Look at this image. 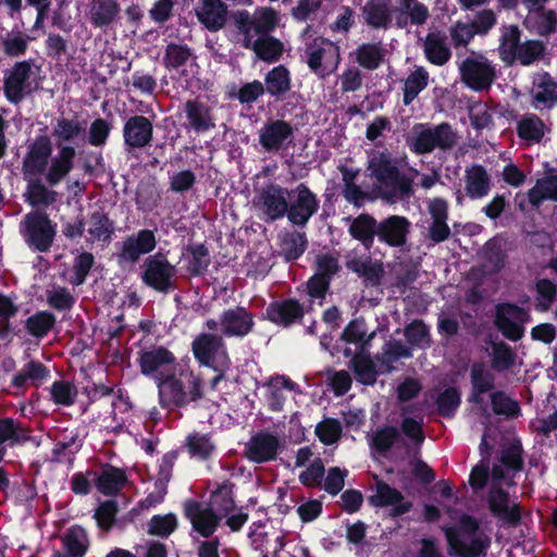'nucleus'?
I'll return each instance as SVG.
<instances>
[{"label": "nucleus", "instance_id": "f257e3e1", "mask_svg": "<svg viewBox=\"0 0 557 557\" xmlns=\"http://www.w3.org/2000/svg\"><path fill=\"white\" fill-rule=\"evenodd\" d=\"M368 176L373 182L372 193L388 202L413 195V178L403 173L398 161L388 150H372L367 162Z\"/></svg>", "mask_w": 557, "mask_h": 557}, {"label": "nucleus", "instance_id": "f03ea898", "mask_svg": "<svg viewBox=\"0 0 557 557\" xmlns=\"http://www.w3.org/2000/svg\"><path fill=\"white\" fill-rule=\"evenodd\" d=\"M159 397L163 408L186 407L203 398L202 381L190 369L178 366L159 383Z\"/></svg>", "mask_w": 557, "mask_h": 557}, {"label": "nucleus", "instance_id": "7ed1b4c3", "mask_svg": "<svg viewBox=\"0 0 557 557\" xmlns=\"http://www.w3.org/2000/svg\"><path fill=\"white\" fill-rule=\"evenodd\" d=\"M460 530L471 535L470 543L467 545L455 527L443 529L447 544L448 553L454 557H485L491 546V539L487 535L476 536L480 529L479 521L471 515L463 513L459 519Z\"/></svg>", "mask_w": 557, "mask_h": 557}, {"label": "nucleus", "instance_id": "20e7f679", "mask_svg": "<svg viewBox=\"0 0 557 557\" xmlns=\"http://www.w3.org/2000/svg\"><path fill=\"white\" fill-rule=\"evenodd\" d=\"M20 233L33 251L48 252L57 236V223L47 212L32 210L23 216Z\"/></svg>", "mask_w": 557, "mask_h": 557}, {"label": "nucleus", "instance_id": "39448f33", "mask_svg": "<svg viewBox=\"0 0 557 557\" xmlns=\"http://www.w3.org/2000/svg\"><path fill=\"white\" fill-rule=\"evenodd\" d=\"M32 433L30 426L18 419L0 418V463L4 460L8 448L24 446L27 443L38 444ZM9 487V473L3 467H0V492H5Z\"/></svg>", "mask_w": 557, "mask_h": 557}, {"label": "nucleus", "instance_id": "423d86ee", "mask_svg": "<svg viewBox=\"0 0 557 557\" xmlns=\"http://www.w3.org/2000/svg\"><path fill=\"white\" fill-rule=\"evenodd\" d=\"M141 269V282L154 292L169 294L176 288V268L163 252L149 255L144 260Z\"/></svg>", "mask_w": 557, "mask_h": 557}, {"label": "nucleus", "instance_id": "0eeeda50", "mask_svg": "<svg viewBox=\"0 0 557 557\" xmlns=\"http://www.w3.org/2000/svg\"><path fill=\"white\" fill-rule=\"evenodd\" d=\"M289 190L280 184L269 183L257 191L253 205L265 223H273L286 216Z\"/></svg>", "mask_w": 557, "mask_h": 557}, {"label": "nucleus", "instance_id": "6e6552de", "mask_svg": "<svg viewBox=\"0 0 557 557\" xmlns=\"http://www.w3.org/2000/svg\"><path fill=\"white\" fill-rule=\"evenodd\" d=\"M140 373L156 380L157 385L178 368L175 355L164 346L140 350L137 357Z\"/></svg>", "mask_w": 557, "mask_h": 557}, {"label": "nucleus", "instance_id": "1a4fd4ad", "mask_svg": "<svg viewBox=\"0 0 557 557\" xmlns=\"http://www.w3.org/2000/svg\"><path fill=\"white\" fill-rule=\"evenodd\" d=\"M289 193L286 218L292 225L301 228L306 227L310 219L318 213L320 200L305 183H299Z\"/></svg>", "mask_w": 557, "mask_h": 557}, {"label": "nucleus", "instance_id": "9d476101", "mask_svg": "<svg viewBox=\"0 0 557 557\" xmlns=\"http://www.w3.org/2000/svg\"><path fill=\"white\" fill-rule=\"evenodd\" d=\"M461 82L471 90L487 91L496 79V69L485 57L466 58L459 66Z\"/></svg>", "mask_w": 557, "mask_h": 557}, {"label": "nucleus", "instance_id": "9b49d317", "mask_svg": "<svg viewBox=\"0 0 557 557\" xmlns=\"http://www.w3.org/2000/svg\"><path fill=\"white\" fill-rule=\"evenodd\" d=\"M191 351L199 366L210 368L224 363L231 364L226 345L221 335L199 334L191 343Z\"/></svg>", "mask_w": 557, "mask_h": 557}, {"label": "nucleus", "instance_id": "f8f14e48", "mask_svg": "<svg viewBox=\"0 0 557 557\" xmlns=\"http://www.w3.org/2000/svg\"><path fill=\"white\" fill-rule=\"evenodd\" d=\"M529 312L519 305L500 302L496 306L494 325L505 338L518 342L524 335L523 324L529 320Z\"/></svg>", "mask_w": 557, "mask_h": 557}, {"label": "nucleus", "instance_id": "ddd939ff", "mask_svg": "<svg viewBox=\"0 0 557 557\" xmlns=\"http://www.w3.org/2000/svg\"><path fill=\"white\" fill-rule=\"evenodd\" d=\"M156 233L149 228H141L137 233L126 236L120 244L116 252L119 264H135L141 256L149 255L157 247Z\"/></svg>", "mask_w": 557, "mask_h": 557}, {"label": "nucleus", "instance_id": "4468645a", "mask_svg": "<svg viewBox=\"0 0 557 557\" xmlns=\"http://www.w3.org/2000/svg\"><path fill=\"white\" fill-rule=\"evenodd\" d=\"M53 152V145L48 135H38L27 145L26 153L22 161V172L27 176L42 175Z\"/></svg>", "mask_w": 557, "mask_h": 557}, {"label": "nucleus", "instance_id": "2eb2a0df", "mask_svg": "<svg viewBox=\"0 0 557 557\" xmlns=\"http://www.w3.org/2000/svg\"><path fill=\"white\" fill-rule=\"evenodd\" d=\"M124 149L131 153L151 145L153 140V124L149 117L134 114L126 119L123 129Z\"/></svg>", "mask_w": 557, "mask_h": 557}, {"label": "nucleus", "instance_id": "dca6fc26", "mask_svg": "<svg viewBox=\"0 0 557 557\" xmlns=\"http://www.w3.org/2000/svg\"><path fill=\"white\" fill-rule=\"evenodd\" d=\"M183 512L191 523L193 530L205 539H210L222 521L212 508L205 507L194 498H187L183 503Z\"/></svg>", "mask_w": 557, "mask_h": 557}, {"label": "nucleus", "instance_id": "f3484780", "mask_svg": "<svg viewBox=\"0 0 557 557\" xmlns=\"http://www.w3.org/2000/svg\"><path fill=\"white\" fill-rule=\"evenodd\" d=\"M33 60L16 62L3 78V92L10 103L18 104L29 92Z\"/></svg>", "mask_w": 557, "mask_h": 557}, {"label": "nucleus", "instance_id": "a211bd4d", "mask_svg": "<svg viewBox=\"0 0 557 557\" xmlns=\"http://www.w3.org/2000/svg\"><path fill=\"white\" fill-rule=\"evenodd\" d=\"M220 325L225 337L244 338L253 331L255 314L246 307L235 306L220 314Z\"/></svg>", "mask_w": 557, "mask_h": 557}, {"label": "nucleus", "instance_id": "6ab92c4d", "mask_svg": "<svg viewBox=\"0 0 557 557\" xmlns=\"http://www.w3.org/2000/svg\"><path fill=\"white\" fill-rule=\"evenodd\" d=\"M281 449L280 438L267 431L253 434L245 445L244 456L253 463H265L277 458Z\"/></svg>", "mask_w": 557, "mask_h": 557}, {"label": "nucleus", "instance_id": "aec40b11", "mask_svg": "<svg viewBox=\"0 0 557 557\" xmlns=\"http://www.w3.org/2000/svg\"><path fill=\"white\" fill-rule=\"evenodd\" d=\"M304 317V305L296 298L271 301L264 312V319L284 329L301 322Z\"/></svg>", "mask_w": 557, "mask_h": 557}, {"label": "nucleus", "instance_id": "412c9836", "mask_svg": "<svg viewBox=\"0 0 557 557\" xmlns=\"http://www.w3.org/2000/svg\"><path fill=\"white\" fill-rule=\"evenodd\" d=\"M293 138V126L284 120L268 121L259 132V144L270 153L278 152L286 144H290Z\"/></svg>", "mask_w": 557, "mask_h": 557}, {"label": "nucleus", "instance_id": "4be33fe9", "mask_svg": "<svg viewBox=\"0 0 557 557\" xmlns=\"http://www.w3.org/2000/svg\"><path fill=\"white\" fill-rule=\"evenodd\" d=\"M411 223L403 215H388L379 221L377 240L388 247L399 248L406 245Z\"/></svg>", "mask_w": 557, "mask_h": 557}, {"label": "nucleus", "instance_id": "5701e85b", "mask_svg": "<svg viewBox=\"0 0 557 557\" xmlns=\"http://www.w3.org/2000/svg\"><path fill=\"white\" fill-rule=\"evenodd\" d=\"M57 154L52 156L47 166L45 182L50 187L59 185L74 169L76 149L72 145H58Z\"/></svg>", "mask_w": 557, "mask_h": 557}, {"label": "nucleus", "instance_id": "b1692460", "mask_svg": "<svg viewBox=\"0 0 557 557\" xmlns=\"http://www.w3.org/2000/svg\"><path fill=\"white\" fill-rule=\"evenodd\" d=\"M121 7L117 0H90L86 17L94 28L107 32L119 18Z\"/></svg>", "mask_w": 557, "mask_h": 557}, {"label": "nucleus", "instance_id": "393cba45", "mask_svg": "<svg viewBox=\"0 0 557 557\" xmlns=\"http://www.w3.org/2000/svg\"><path fill=\"white\" fill-rule=\"evenodd\" d=\"M195 12L199 23L212 33L222 29L227 21V5L221 0H201Z\"/></svg>", "mask_w": 557, "mask_h": 557}, {"label": "nucleus", "instance_id": "a878e982", "mask_svg": "<svg viewBox=\"0 0 557 557\" xmlns=\"http://www.w3.org/2000/svg\"><path fill=\"white\" fill-rule=\"evenodd\" d=\"M308 67L315 74L324 72L322 62L339 58V47L324 37L308 42L305 50Z\"/></svg>", "mask_w": 557, "mask_h": 557}, {"label": "nucleus", "instance_id": "bb28decb", "mask_svg": "<svg viewBox=\"0 0 557 557\" xmlns=\"http://www.w3.org/2000/svg\"><path fill=\"white\" fill-rule=\"evenodd\" d=\"M188 126L197 134H202L215 128V121L210 107L197 100L189 99L184 104Z\"/></svg>", "mask_w": 557, "mask_h": 557}, {"label": "nucleus", "instance_id": "cd10ccee", "mask_svg": "<svg viewBox=\"0 0 557 557\" xmlns=\"http://www.w3.org/2000/svg\"><path fill=\"white\" fill-rule=\"evenodd\" d=\"M361 12L364 24L372 29H388L393 25L391 0H367Z\"/></svg>", "mask_w": 557, "mask_h": 557}, {"label": "nucleus", "instance_id": "c85d7f7f", "mask_svg": "<svg viewBox=\"0 0 557 557\" xmlns=\"http://www.w3.org/2000/svg\"><path fill=\"white\" fill-rule=\"evenodd\" d=\"M422 49L425 59L433 65L443 66L451 59L447 37L441 30L430 32L423 40Z\"/></svg>", "mask_w": 557, "mask_h": 557}, {"label": "nucleus", "instance_id": "c756f323", "mask_svg": "<svg viewBox=\"0 0 557 557\" xmlns=\"http://www.w3.org/2000/svg\"><path fill=\"white\" fill-rule=\"evenodd\" d=\"M127 481L124 469L106 463L99 473L96 472L95 486L102 495L116 496Z\"/></svg>", "mask_w": 557, "mask_h": 557}, {"label": "nucleus", "instance_id": "7c9ffc66", "mask_svg": "<svg viewBox=\"0 0 557 557\" xmlns=\"http://www.w3.org/2000/svg\"><path fill=\"white\" fill-rule=\"evenodd\" d=\"M470 383L471 393L468 400L474 405H482L483 395L495 387V376L483 362H474L470 369Z\"/></svg>", "mask_w": 557, "mask_h": 557}, {"label": "nucleus", "instance_id": "2f4dec72", "mask_svg": "<svg viewBox=\"0 0 557 557\" xmlns=\"http://www.w3.org/2000/svg\"><path fill=\"white\" fill-rule=\"evenodd\" d=\"M50 377V370L40 361L30 360L12 377L11 386L25 391L27 385L36 388Z\"/></svg>", "mask_w": 557, "mask_h": 557}, {"label": "nucleus", "instance_id": "473e14b6", "mask_svg": "<svg viewBox=\"0 0 557 557\" xmlns=\"http://www.w3.org/2000/svg\"><path fill=\"white\" fill-rule=\"evenodd\" d=\"M399 4L398 14L395 18L397 28H405L408 24L421 26L424 25L429 17V8L418 0H396Z\"/></svg>", "mask_w": 557, "mask_h": 557}, {"label": "nucleus", "instance_id": "72a5a7b5", "mask_svg": "<svg viewBox=\"0 0 557 557\" xmlns=\"http://www.w3.org/2000/svg\"><path fill=\"white\" fill-rule=\"evenodd\" d=\"M377 224L379 221L372 214L360 213L351 220L348 233L351 238L360 242L364 249L370 250L377 237Z\"/></svg>", "mask_w": 557, "mask_h": 557}, {"label": "nucleus", "instance_id": "f704fd0d", "mask_svg": "<svg viewBox=\"0 0 557 557\" xmlns=\"http://www.w3.org/2000/svg\"><path fill=\"white\" fill-rule=\"evenodd\" d=\"M412 350L410 346L405 345L401 341L391 338L386 341L382 347V351L374 356V359L381 368V373L389 374L394 371V362L401 358H411Z\"/></svg>", "mask_w": 557, "mask_h": 557}, {"label": "nucleus", "instance_id": "c9c22d12", "mask_svg": "<svg viewBox=\"0 0 557 557\" xmlns=\"http://www.w3.org/2000/svg\"><path fill=\"white\" fill-rule=\"evenodd\" d=\"M63 555L70 557H84L90 547L87 531L79 524L71 525L61 536Z\"/></svg>", "mask_w": 557, "mask_h": 557}, {"label": "nucleus", "instance_id": "e433bc0d", "mask_svg": "<svg viewBox=\"0 0 557 557\" xmlns=\"http://www.w3.org/2000/svg\"><path fill=\"white\" fill-rule=\"evenodd\" d=\"M465 182L466 194L472 200L486 197L491 190V178L481 164H474L466 170Z\"/></svg>", "mask_w": 557, "mask_h": 557}, {"label": "nucleus", "instance_id": "4c0bfd02", "mask_svg": "<svg viewBox=\"0 0 557 557\" xmlns=\"http://www.w3.org/2000/svg\"><path fill=\"white\" fill-rule=\"evenodd\" d=\"M49 187L40 178L28 180L24 194L25 202L36 210L52 206L58 200V193Z\"/></svg>", "mask_w": 557, "mask_h": 557}, {"label": "nucleus", "instance_id": "58836bf2", "mask_svg": "<svg viewBox=\"0 0 557 557\" xmlns=\"http://www.w3.org/2000/svg\"><path fill=\"white\" fill-rule=\"evenodd\" d=\"M349 368L352 370L356 380L363 385H374L377 376L382 374L375 359L362 352L351 357Z\"/></svg>", "mask_w": 557, "mask_h": 557}, {"label": "nucleus", "instance_id": "ea45409f", "mask_svg": "<svg viewBox=\"0 0 557 557\" xmlns=\"http://www.w3.org/2000/svg\"><path fill=\"white\" fill-rule=\"evenodd\" d=\"M235 484L230 480L223 481L218 487L210 493L208 508H212L222 519L235 509V499L233 488Z\"/></svg>", "mask_w": 557, "mask_h": 557}, {"label": "nucleus", "instance_id": "a19ab883", "mask_svg": "<svg viewBox=\"0 0 557 557\" xmlns=\"http://www.w3.org/2000/svg\"><path fill=\"white\" fill-rule=\"evenodd\" d=\"M85 135L84 122L77 119L59 117L52 128L55 145H71Z\"/></svg>", "mask_w": 557, "mask_h": 557}, {"label": "nucleus", "instance_id": "79ce46f5", "mask_svg": "<svg viewBox=\"0 0 557 557\" xmlns=\"http://www.w3.org/2000/svg\"><path fill=\"white\" fill-rule=\"evenodd\" d=\"M500 38L498 53L503 62L508 65L515 63V53L518 51L521 42V30L518 25H503L500 28Z\"/></svg>", "mask_w": 557, "mask_h": 557}, {"label": "nucleus", "instance_id": "37998d69", "mask_svg": "<svg viewBox=\"0 0 557 557\" xmlns=\"http://www.w3.org/2000/svg\"><path fill=\"white\" fill-rule=\"evenodd\" d=\"M525 27L541 37H549L557 32V12L552 9L528 14Z\"/></svg>", "mask_w": 557, "mask_h": 557}, {"label": "nucleus", "instance_id": "c03bdc74", "mask_svg": "<svg viewBox=\"0 0 557 557\" xmlns=\"http://www.w3.org/2000/svg\"><path fill=\"white\" fill-rule=\"evenodd\" d=\"M281 255L287 262L298 260L308 247V239L305 232L294 230L286 232L280 239Z\"/></svg>", "mask_w": 557, "mask_h": 557}, {"label": "nucleus", "instance_id": "a18cd8bd", "mask_svg": "<svg viewBox=\"0 0 557 557\" xmlns=\"http://www.w3.org/2000/svg\"><path fill=\"white\" fill-rule=\"evenodd\" d=\"M264 89L276 99H282L290 90V73L285 65L270 70L264 77Z\"/></svg>", "mask_w": 557, "mask_h": 557}, {"label": "nucleus", "instance_id": "49530a36", "mask_svg": "<svg viewBox=\"0 0 557 557\" xmlns=\"http://www.w3.org/2000/svg\"><path fill=\"white\" fill-rule=\"evenodd\" d=\"M532 98L534 108L539 110L552 109L557 103V83L548 73L541 76Z\"/></svg>", "mask_w": 557, "mask_h": 557}, {"label": "nucleus", "instance_id": "de8ad7c7", "mask_svg": "<svg viewBox=\"0 0 557 557\" xmlns=\"http://www.w3.org/2000/svg\"><path fill=\"white\" fill-rule=\"evenodd\" d=\"M357 63L368 71H374L384 62L385 51L381 41L364 42L355 50Z\"/></svg>", "mask_w": 557, "mask_h": 557}, {"label": "nucleus", "instance_id": "09e8293b", "mask_svg": "<svg viewBox=\"0 0 557 557\" xmlns=\"http://www.w3.org/2000/svg\"><path fill=\"white\" fill-rule=\"evenodd\" d=\"M185 448L191 458L208 460L215 451V444L210 433L193 432L186 437Z\"/></svg>", "mask_w": 557, "mask_h": 557}, {"label": "nucleus", "instance_id": "8fccbe9b", "mask_svg": "<svg viewBox=\"0 0 557 557\" xmlns=\"http://www.w3.org/2000/svg\"><path fill=\"white\" fill-rule=\"evenodd\" d=\"M189 256L186 267L190 276L198 277L206 274L211 263L210 251L205 244H189L186 247Z\"/></svg>", "mask_w": 557, "mask_h": 557}, {"label": "nucleus", "instance_id": "3c124183", "mask_svg": "<svg viewBox=\"0 0 557 557\" xmlns=\"http://www.w3.org/2000/svg\"><path fill=\"white\" fill-rule=\"evenodd\" d=\"M89 223L88 234L94 240L103 243L111 240L115 231L114 222L103 209L92 211L89 215Z\"/></svg>", "mask_w": 557, "mask_h": 557}, {"label": "nucleus", "instance_id": "603ef678", "mask_svg": "<svg viewBox=\"0 0 557 557\" xmlns=\"http://www.w3.org/2000/svg\"><path fill=\"white\" fill-rule=\"evenodd\" d=\"M429 72L423 66H418L411 72L405 81L403 103L410 106L418 95L424 90L429 84Z\"/></svg>", "mask_w": 557, "mask_h": 557}, {"label": "nucleus", "instance_id": "864d4df0", "mask_svg": "<svg viewBox=\"0 0 557 557\" xmlns=\"http://www.w3.org/2000/svg\"><path fill=\"white\" fill-rule=\"evenodd\" d=\"M57 323L55 315L48 311H37L25 321V330L29 335L36 338H44L54 327Z\"/></svg>", "mask_w": 557, "mask_h": 557}, {"label": "nucleus", "instance_id": "5fc2aeb1", "mask_svg": "<svg viewBox=\"0 0 557 557\" xmlns=\"http://www.w3.org/2000/svg\"><path fill=\"white\" fill-rule=\"evenodd\" d=\"M413 135L407 137L406 144L409 150L417 156L432 153L434 148L431 140V131L428 124L418 123L412 128Z\"/></svg>", "mask_w": 557, "mask_h": 557}, {"label": "nucleus", "instance_id": "6e6d98bb", "mask_svg": "<svg viewBox=\"0 0 557 557\" xmlns=\"http://www.w3.org/2000/svg\"><path fill=\"white\" fill-rule=\"evenodd\" d=\"M283 51V42L273 36H258L255 40V53L264 62L273 63L278 61Z\"/></svg>", "mask_w": 557, "mask_h": 557}, {"label": "nucleus", "instance_id": "4d7b16f0", "mask_svg": "<svg viewBox=\"0 0 557 557\" xmlns=\"http://www.w3.org/2000/svg\"><path fill=\"white\" fill-rule=\"evenodd\" d=\"M491 367L496 372H505L510 370L517 359L515 350L505 342L491 343Z\"/></svg>", "mask_w": 557, "mask_h": 557}, {"label": "nucleus", "instance_id": "13d9d810", "mask_svg": "<svg viewBox=\"0 0 557 557\" xmlns=\"http://www.w3.org/2000/svg\"><path fill=\"white\" fill-rule=\"evenodd\" d=\"M492 410L496 416L507 419H517L521 416V407L518 400L508 396L504 391H494L490 395Z\"/></svg>", "mask_w": 557, "mask_h": 557}, {"label": "nucleus", "instance_id": "bf43d9fd", "mask_svg": "<svg viewBox=\"0 0 557 557\" xmlns=\"http://www.w3.org/2000/svg\"><path fill=\"white\" fill-rule=\"evenodd\" d=\"M400 440V431L393 425L377 428L371 438V448L385 456L387 451Z\"/></svg>", "mask_w": 557, "mask_h": 557}, {"label": "nucleus", "instance_id": "052dcab7", "mask_svg": "<svg viewBox=\"0 0 557 557\" xmlns=\"http://www.w3.org/2000/svg\"><path fill=\"white\" fill-rule=\"evenodd\" d=\"M432 146L442 151L451 150L458 141V134L447 122H442L435 126H430Z\"/></svg>", "mask_w": 557, "mask_h": 557}, {"label": "nucleus", "instance_id": "680f3d73", "mask_svg": "<svg viewBox=\"0 0 557 557\" xmlns=\"http://www.w3.org/2000/svg\"><path fill=\"white\" fill-rule=\"evenodd\" d=\"M178 528L177 516L173 512L153 515L147 523V533L152 536L168 539Z\"/></svg>", "mask_w": 557, "mask_h": 557}, {"label": "nucleus", "instance_id": "e2e57ef3", "mask_svg": "<svg viewBox=\"0 0 557 557\" xmlns=\"http://www.w3.org/2000/svg\"><path fill=\"white\" fill-rule=\"evenodd\" d=\"M404 495L397 488L391 486L383 480L375 483V493L368 497V502L373 507H388L396 503H400Z\"/></svg>", "mask_w": 557, "mask_h": 557}, {"label": "nucleus", "instance_id": "0e129e2a", "mask_svg": "<svg viewBox=\"0 0 557 557\" xmlns=\"http://www.w3.org/2000/svg\"><path fill=\"white\" fill-rule=\"evenodd\" d=\"M545 124L536 114L524 115L517 125L521 139L540 143L544 137Z\"/></svg>", "mask_w": 557, "mask_h": 557}, {"label": "nucleus", "instance_id": "69168bd1", "mask_svg": "<svg viewBox=\"0 0 557 557\" xmlns=\"http://www.w3.org/2000/svg\"><path fill=\"white\" fill-rule=\"evenodd\" d=\"M437 412L443 418L455 417L461 404V394L455 386H449L438 394L436 398Z\"/></svg>", "mask_w": 557, "mask_h": 557}, {"label": "nucleus", "instance_id": "338daca9", "mask_svg": "<svg viewBox=\"0 0 557 557\" xmlns=\"http://www.w3.org/2000/svg\"><path fill=\"white\" fill-rule=\"evenodd\" d=\"M404 334L410 347L429 348L432 344L430 330L423 320H413L405 327Z\"/></svg>", "mask_w": 557, "mask_h": 557}, {"label": "nucleus", "instance_id": "774afa93", "mask_svg": "<svg viewBox=\"0 0 557 557\" xmlns=\"http://www.w3.org/2000/svg\"><path fill=\"white\" fill-rule=\"evenodd\" d=\"M536 310L547 312L557 298V284L549 278H540L535 283Z\"/></svg>", "mask_w": 557, "mask_h": 557}]
</instances>
